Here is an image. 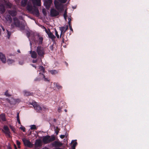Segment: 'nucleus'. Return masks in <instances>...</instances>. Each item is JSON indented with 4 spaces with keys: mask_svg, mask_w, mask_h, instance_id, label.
Returning a JSON list of instances; mask_svg holds the SVG:
<instances>
[{
    "mask_svg": "<svg viewBox=\"0 0 149 149\" xmlns=\"http://www.w3.org/2000/svg\"><path fill=\"white\" fill-rule=\"evenodd\" d=\"M54 130L55 132L56 133V135H57L59 132V131L60 130V129H58V127H54Z\"/></svg>",
    "mask_w": 149,
    "mask_h": 149,
    "instance_id": "23",
    "label": "nucleus"
},
{
    "mask_svg": "<svg viewBox=\"0 0 149 149\" xmlns=\"http://www.w3.org/2000/svg\"><path fill=\"white\" fill-rule=\"evenodd\" d=\"M33 4L34 5H36L38 6L41 5L40 0H32Z\"/></svg>",
    "mask_w": 149,
    "mask_h": 149,
    "instance_id": "15",
    "label": "nucleus"
},
{
    "mask_svg": "<svg viewBox=\"0 0 149 149\" xmlns=\"http://www.w3.org/2000/svg\"><path fill=\"white\" fill-rule=\"evenodd\" d=\"M7 100L9 103L12 104H15L17 102H20V100L19 99L15 100L12 98H11L9 99H7Z\"/></svg>",
    "mask_w": 149,
    "mask_h": 149,
    "instance_id": "4",
    "label": "nucleus"
},
{
    "mask_svg": "<svg viewBox=\"0 0 149 149\" xmlns=\"http://www.w3.org/2000/svg\"><path fill=\"white\" fill-rule=\"evenodd\" d=\"M24 93L25 95L26 96L31 95H32V94L30 93L29 92L25 91Z\"/></svg>",
    "mask_w": 149,
    "mask_h": 149,
    "instance_id": "28",
    "label": "nucleus"
},
{
    "mask_svg": "<svg viewBox=\"0 0 149 149\" xmlns=\"http://www.w3.org/2000/svg\"><path fill=\"white\" fill-rule=\"evenodd\" d=\"M47 1L50 2L52 3V0H47Z\"/></svg>",
    "mask_w": 149,
    "mask_h": 149,
    "instance_id": "54",
    "label": "nucleus"
},
{
    "mask_svg": "<svg viewBox=\"0 0 149 149\" xmlns=\"http://www.w3.org/2000/svg\"><path fill=\"white\" fill-rule=\"evenodd\" d=\"M10 127L11 129L14 132L15 130L13 126L11 125H10Z\"/></svg>",
    "mask_w": 149,
    "mask_h": 149,
    "instance_id": "38",
    "label": "nucleus"
},
{
    "mask_svg": "<svg viewBox=\"0 0 149 149\" xmlns=\"http://www.w3.org/2000/svg\"><path fill=\"white\" fill-rule=\"evenodd\" d=\"M14 146L15 149H17V148L16 146V145L15 144L14 145Z\"/></svg>",
    "mask_w": 149,
    "mask_h": 149,
    "instance_id": "51",
    "label": "nucleus"
},
{
    "mask_svg": "<svg viewBox=\"0 0 149 149\" xmlns=\"http://www.w3.org/2000/svg\"><path fill=\"white\" fill-rule=\"evenodd\" d=\"M27 9L28 10L30 11L34 12L36 13L37 14H38V10L37 8H35V9L33 10L31 6L28 5L27 6Z\"/></svg>",
    "mask_w": 149,
    "mask_h": 149,
    "instance_id": "8",
    "label": "nucleus"
},
{
    "mask_svg": "<svg viewBox=\"0 0 149 149\" xmlns=\"http://www.w3.org/2000/svg\"><path fill=\"white\" fill-rule=\"evenodd\" d=\"M68 25L66 26V31L68 30Z\"/></svg>",
    "mask_w": 149,
    "mask_h": 149,
    "instance_id": "45",
    "label": "nucleus"
},
{
    "mask_svg": "<svg viewBox=\"0 0 149 149\" xmlns=\"http://www.w3.org/2000/svg\"><path fill=\"white\" fill-rule=\"evenodd\" d=\"M43 149H48V148L47 147H45L43 148Z\"/></svg>",
    "mask_w": 149,
    "mask_h": 149,
    "instance_id": "56",
    "label": "nucleus"
},
{
    "mask_svg": "<svg viewBox=\"0 0 149 149\" xmlns=\"http://www.w3.org/2000/svg\"><path fill=\"white\" fill-rule=\"evenodd\" d=\"M5 95L6 96L8 97H10L11 96V95L9 94L8 93V91H7L5 93Z\"/></svg>",
    "mask_w": 149,
    "mask_h": 149,
    "instance_id": "30",
    "label": "nucleus"
},
{
    "mask_svg": "<svg viewBox=\"0 0 149 149\" xmlns=\"http://www.w3.org/2000/svg\"><path fill=\"white\" fill-rule=\"evenodd\" d=\"M30 53L31 54V57L33 58H37V54L36 52L34 51H31L30 52Z\"/></svg>",
    "mask_w": 149,
    "mask_h": 149,
    "instance_id": "17",
    "label": "nucleus"
},
{
    "mask_svg": "<svg viewBox=\"0 0 149 149\" xmlns=\"http://www.w3.org/2000/svg\"><path fill=\"white\" fill-rule=\"evenodd\" d=\"M65 136V135H60V138L62 139L64 138Z\"/></svg>",
    "mask_w": 149,
    "mask_h": 149,
    "instance_id": "42",
    "label": "nucleus"
},
{
    "mask_svg": "<svg viewBox=\"0 0 149 149\" xmlns=\"http://www.w3.org/2000/svg\"><path fill=\"white\" fill-rule=\"evenodd\" d=\"M71 144H72L71 146L72 149H75V147L77 144V140H72L71 143Z\"/></svg>",
    "mask_w": 149,
    "mask_h": 149,
    "instance_id": "13",
    "label": "nucleus"
},
{
    "mask_svg": "<svg viewBox=\"0 0 149 149\" xmlns=\"http://www.w3.org/2000/svg\"><path fill=\"white\" fill-rule=\"evenodd\" d=\"M20 129L23 131V132L25 131V128L23 126H22L20 127Z\"/></svg>",
    "mask_w": 149,
    "mask_h": 149,
    "instance_id": "33",
    "label": "nucleus"
},
{
    "mask_svg": "<svg viewBox=\"0 0 149 149\" xmlns=\"http://www.w3.org/2000/svg\"><path fill=\"white\" fill-rule=\"evenodd\" d=\"M33 63H36L37 62V60H33Z\"/></svg>",
    "mask_w": 149,
    "mask_h": 149,
    "instance_id": "44",
    "label": "nucleus"
},
{
    "mask_svg": "<svg viewBox=\"0 0 149 149\" xmlns=\"http://www.w3.org/2000/svg\"><path fill=\"white\" fill-rule=\"evenodd\" d=\"M73 8L74 9H75V8H75V7H74H74H73Z\"/></svg>",
    "mask_w": 149,
    "mask_h": 149,
    "instance_id": "62",
    "label": "nucleus"
},
{
    "mask_svg": "<svg viewBox=\"0 0 149 149\" xmlns=\"http://www.w3.org/2000/svg\"><path fill=\"white\" fill-rule=\"evenodd\" d=\"M36 52L40 56H43L45 54V52L43 48L40 46H38L37 47Z\"/></svg>",
    "mask_w": 149,
    "mask_h": 149,
    "instance_id": "2",
    "label": "nucleus"
},
{
    "mask_svg": "<svg viewBox=\"0 0 149 149\" xmlns=\"http://www.w3.org/2000/svg\"><path fill=\"white\" fill-rule=\"evenodd\" d=\"M17 120H19V113H17Z\"/></svg>",
    "mask_w": 149,
    "mask_h": 149,
    "instance_id": "40",
    "label": "nucleus"
},
{
    "mask_svg": "<svg viewBox=\"0 0 149 149\" xmlns=\"http://www.w3.org/2000/svg\"><path fill=\"white\" fill-rule=\"evenodd\" d=\"M17 120V121H18V123L19 124H21V123H20V119L19 120Z\"/></svg>",
    "mask_w": 149,
    "mask_h": 149,
    "instance_id": "50",
    "label": "nucleus"
},
{
    "mask_svg": "<svg viewBox=\"0 0 149 149\" xmlns=\"http://www.w3.org/2000/svg\"><path fill=\"white\" fill-rule=\"evenodd\" d=\"M5 10L4 8H3L2 10H1V11H2V13L4 12L5 11Z\"/></svg>",
    "mask_w": 149,
    "mask_h": 149,
    "instance_id": "46",
    "label": "nucleus"
},
{
    "mask_svg": "<svg viewBox=\"0 0 149 149\" xmlns=\"http://www.w3.org/2000/svg\"><path fill=\"white\" fill-rule=\"evenodd\" d=\"M1 120L3 121L6 120L5 116L4 114H2L0 115V121Z\"/></svg>",
    "mask_w": 149,
    "mask_h": 149,
    "instance_id": "20",
    "label": "nucleus"
},
{
    "mask_svg": "<svg viewBox=\"0 0 149 149\" xmlns=\"http://www.w3.org/2000/svg\"><path fill=\"white\" fill-rule=\"evenodd\" d=\"M70 34H71V33H70L69 34V35H70Z\"/></svg>",
    "mask_w": 149,
    "mask_h": 149,
    "instance_id": "64",
    "label": "nucleus"
},
{
    "mask_svg": "<svg viewBox=\"0 0 149 149\" xmlns=\"http://www.w3.org/2000/svg\"><path fill=\"white\" fill-rule=\"evenodd\" d=\"M55 35L56 36L57 38H59V36L58 34L57 31L56 30H55Z\"/></svg>",
    "mask_w": 149,
    "mask_h": 149,
    "instance_id": "34",
    "label": "nucleus"
},
{
    "mask_svg": "<svg viewBox=\"0 0 149 149\" xmlns=\"http://www.w3.org/2000/svg\"><path fill=\"white\" fill-rule=\"evenodd\" d=\"M39 69L40 71L43 72H44L45 69L42 66H40Z\"/></svg>",
    "mask_w": 149,
    "mask_h": 149,
    "instance_id": "26",
    "label": "nucleus"
},
{
    "mask_svg": "<svg viewBox=\"0 0 149 149\" xmlns=\"http://www.w3.org/2000/svg\"><path fill=\"white\" fill-rule=\"evenodd\" d=\"M68 134L67 135V132H66V136H65V137H66V140H67V136H68Z\"/></svg>",
    "mask_w": 149,
    "mask_h": 149,
    "instance_id": "48",
    "label": "nucleus"
},
{
    "mask_svg": "<svg viewBox=\"0 0 149 149\" xmlns=\"http://www.w3.org/2000/svg\"><path fill=\"white\" fill-rule=\"evenodd\" d=\"M64 39H63V42H64Z\"/></svg>",
    "mask_w": 149,
    "mask_h": 149,
    "instance_id": "61",
    "label": "nucleus"
},
{
    "mask_svg": "<svg viewBox=\"0 0 149 149\" xmlns=\"http://www.w3.org/2000/svg\"><path fill=\"white\" fill-rule=\"evenodd\" d=\"M56 87L58 90H60L62 88V87L60 85L57 83L55 84Z\"/></svg>",
    "mask_w": 149,
    "mask_h": 149,
    "instance_id": "24",
    "label": "nucleus"
},
{
    "mask_svg": "<svg viewBox=\"0 0 149 149\" xmlns=\"http://www.w3.org/2000/svg\"><path fill=\"white\" fill-rule=\"evenodd\" d=\"M45 31L46 33L48 34L49 37L52 39V40H54V39L55 38V36L53 35V34L50 32L49 29L47 30V29L45 28Z\"/></svg>",
    "mask_w": 149,
    "mask_h": 149,
    "instance_id": "6",
    "label": "nucleus"
},
{
    "mask_svg": "<svg viewBox=\"0 0 149 149\" xmlns=\"http://www.w3.org/2000/svg\"><path fill=\"white\" fill-rule=\"evenodd\" d=\"M11 14V15L12 16H15V13L14 14Z\"/></svg>",
    "mask_w": 149,
    "mask_h": 149,
    "instance_id": "55",
    "label": "nucleus"
},
{
    "mask_svg": "<svg viewBox=\"0 0 149 149\" xmlns=\"http://www.w3.org/2000/svg\"><path fill=\"white\" fill-rule=\"evenodd\" d=\"M17 146H18V148H20V145Z\"/></svg>",
    "mask_w": 149,
    "mask_h": 149,
    "instance_id": "58",
    "label": "nucleus"
},
{
    "mask_svg": "<svg viewBox=\"0 0 149 149\" xmlns=\"http://www.w3.org/2000/svg\"><path fill=\"white\" fill-rule=\"evenodd\" d=\"M31 130H34L36 129V126L35 125H31Z\"/></svg>",
    "mask_w": 149,
    "mask_h": 149,
    "instance_id": "31",
    "label": "nucleus"
},
{
    "mask_svg": "<svg viewBox=\"0 0 149 149\" xmlns=\"http://www.w3.org/2000/svg\"><path fill=\"white\" fill-rule=\"evenodd\" d=\"M65 64H66V65H67V66L68 65V63H67L66 62Z\"/></svg>",
    "mask_w": 149,
    "mask_h": 149,
    "instance_id": "59",
    "label": "nucleus"
},
{
    "mask_svg": "<svg viewBox=\"0 0 149 149\" xmlns=\"http://www.w3.org/2000/svg\"><path fill=\"white\" fill-rule=\"evenodd\" d=\"M42 40H43V38H42V37H40L39 38V40L40 42V43H42Z\"/></svg>",
    "mask_w": 149,
    "mask_h": 149,
    "instance_id": "43",
    "label": "nucleus"
},
{
    "mask_svg": "<svg viewBox=\"0 0 149 149\" xmlns=\"http://www.w3.org/2000/svg\"><path fill=\"white\" fill-rule=\"evenodd\" d=\"M61 108H60V107H59L58 109V111L59 112H60V111H61Z\"/></svg>",
    "mask_w": 149,
    "mask_h": 149,
    "instance_id": "47",
    "label": "nucleus"
},
{
    "mask_svg": "<svg viewBox=\"0 0 149 149\" xmlns=\"http://www.w3.org/2000/svg\"><path fill=\"white\" fill-rule=\"evenodd\" d=\"M55 139V137L54 136H47L43 137L42 141L45 144H47L54 141Z\"/></svg>",
    "mask_w": 149,
    "mask_h": 149,
    "instance_id": "1",
    "label": "nucleus"
},
{
    "mask_svg": "<svg viewBox=\"0 0 149 149\" xmlns=\"http://www.w3.org/2000/svg\"><path fill=\"white\" fill-rule=\"evenodd\" d=\"M27 0H22L21 2V5L23 6H25L27 3Z\"/></svg>",
    "mask_w": 149,
    "mask_h": 149,
    "instance_id": "21",
    "label": "nucleus"
},
{
    "mask_svg": "<svg viewBox=\"0 0 149 149\" xmlns=\"http://www.w3.org/2000/svg\"><path fill=\"white\" fill-rule=\"evenodd\" d=\"M3 129L4 130V133L9 137H10V132L8 127L7 126H4L3 127Z\"/></svg>",
    "mask_w": 149,
    "mask_h": 149,
    "instance_id": "7",
    "label": "nucleus"
},
{
    "mask_svg": "<svg viewBox=\"0 0 149 149\" xmlns=\"http://www.w3.org/2000/svg\"><path fill=\"white\" fill-rule=\"evenodd\" d=\"M1 27L3 31H4L5 30V29L3 26H2Z\"/></svg>",
    "mask_w": 149,
    "mask_h": 149,
    "instance_id": "52",
    "label": "nucleus"
},
{
    "mask_svg": "<svg viewBox=\"0 0 149 149\" xmlns=\"http://www.w3.org/2000/svg\"><path fill=\"white\" fill-rule=\"evenodd\" d=\"M7 34L8 35V38H9L11 34V33L10 32L8 31L7 30Z\"/></svg>",
    "mask_w": 149,
    "mask_h": 149,
    "instance_id": "36",
    "label": "nucleus"
},
{
    "mask_svg": "<svg viewBox=\"0 0 149 149\" xmlns=\"http://www.w3.org/2000/svg\"><path fill=\"white\" fill-rule=\"evenodd\" d=\"M43 108H44L45 109H46V107H43Z\"/></svg>",
    "mask_w": 149,
    "mask_h": 149,
    "instance_id": "63",
    "label": "nucleus"
},
{
    "mask_svg": "<svg viewBox=\"0 0 149 149\" xmlns=\"http://www.w3.org/2000/svg\"><path fill=\"white\" fill-rule=\"evenodd\" d=\"M42 12H43L44 15H46V14H47V13L46 12V10H45V9L44 8L42 10Z\"/></svg>",
    "mask_w": 149,
    "mask_h": 149,
    "instance_id": "32",
    "label": "nucleus"
},
{
    "mask_svg": "<svg viewBox=\"0 0 149 149\" xmlns=\"http://www.w3.org/2000/svg\"><path fill=\"white\" fill-rule=\"evenodd\" d=\"M52 145L53 147H60L63 145V143L59 141H56L53 142L52 143Z\"/></svg>",
    "mask_w": 149,
    "mask_h": 149,
    "instance_id": "5",
    "label": "nucleus"
},
{
    "mask_svg": "<svg viewBox=\"0 0 149 149\" xmlns=\"http://www.w3.org/2000/svg\"><path fill=\"white\" fill-rule=\"evenodd\" d=\"M42 141L38 139L36 140L35 143V146L36 147H38L41 146L42 145Z\"/></svg>",
    "mask_w": 149,
    "mask_h": 149,
    "instance_id": "12",
    "label": "nucleus"
},
{
    "mask_svg": "<svg viewBox=\"0 0 149 149\" xmlns=\"http://www.w3.org/2000/svg\"><path fill=\"white\" fill-rule=\"evenodd\" d=\"M70 1V0H66V3H67L68 4Z\"/></svg>",
    "mask_w": 149,
    "mask_h": 149,
    "instance_id": "49",
    "label": "nucleus"
},
{
    "mask_svg": "<svg viewBox=\"0 0 149 149\" xmlns=\"http://www.w3.org/2000/svg\"><path fill=\"white\" fill-rule=\"evenodd\" d=\"M6 5L8 7L10 8L11 6V4L10 3H8L6 4Z\"/></svg>",
    "mask_w": 149,
    "mask_h": 149,
    "instance_id": "37",
    "label": "nucleus"
},
{
    "mask_svg": "<svg viewBox=\"0 0 149 149\" xmlns=\"http://www.w3.org/2000/svg\"><path fill=\"white\" fill-rule=\"evenodd\" d=\"M58 12L54 9H52L51 10V15L52 16H55L58 15Z\"/></svg>",
    "mask_w": 149,
    "mask_h": 149,
    "instance_id": "10",
    "label": "nucleus"
},
{
    "mask_svg": "<svg viewBox=\"0 0 149 149\" xmlns=\"http://www.w3.org/2000/svg\"><path fill=\"white\" fill-rule=\"evenodd\" d=\"M40 76H42V77H43L44 79V80L45 81H49V80L47 78H45V76L43 74H40Z\"/></svg>",
    "mask_w": 149,
    "mask_h": 149,
    "instance_id": "27",
    "label": "nucleus"
},
{
    "mask_svg": "<svg viewBox=\"0 0 149 149\" xmlns=\"http://www.w3.org/2000/svg\"><path fill=\"white\" fill-rule=\"evenodd\" d=\"M50 72L52 74H55L58 73V72L55 70H51Z\"/></svg>",
    "mask_w": 149,
    "mask_h": 149,
    "instance_id": "25",
    "label": "nucleus"
},
{
    "mask_svg": "<svg viewBox=\"0 0 149 149\" xmlns=\"http://www.w3.org/2000/svg\"><path fill=\"white\" fill-rule=\"evenodd\" d=\"M67 9H66V19H68V25H70L71 24V21L72 20H71V16H70V17H68L67 18Z\"/></svg>",
    "mask_w": 149,
    "mask_h": 149,
    "instance_id": "18",
    "label": "nucleus"
},
{
    "mask_svg": "<svg viewBox=\"0 0 149 149\" xmlns=\"http://www.w3.org/2000/svg\"><path fill=\"white\" fill-rule=\"evenodd\" d=\"M61 3H64L65 2V0H58Z\"/></svg>",
    "mask_w": 149,
    "mask_h": 149,
    "instance_id": "39",
    "label": "nucleus"
},
{
    "mask_svg": "<svg viewBox=\"0 0 149 149\" xmlns=\"http://www.w3.org/2000/svg\"><path fill=\"white\" fill-rule=\"evenodd\" d=\"M22 140L25 146L30 148L32 147V144L29 140H27L25 138H23Z\"/></svg>",
    "mask_w": 149,
    "mask_h": 149,
    "instance_id": "3",
    "label": "nucleus"
},
{
    "mask_svg": "<svg viewBox=\"0 0 149 149\" xmlns=\"http://www.w3.org/2000/svg\"><path fill=\"white\" fill-rule=\"evenodd\" d=\"M70 30L72 31V32H73V31L72 29L71 24L69 25Z\"/></svg>",
    "mask_w": 149,
    "mask_h": 149,
    "instance_id": "35",
    "label": "nucleus"
},
{
    "mask_svg": "<svg viewBox=\"0 0 149 149\" xmlns=\"http://www.w3.org/2000/svg\"><path fill=\"white\" fill-rule=\"evenodd\" d=\"M17 52H19V53H20V50H18L17 51Z\"/></svg>",
    "mask_w": 149,
    "mask_h": 149,
    "instance_id": "60",
    "label": "nucleus"
},
{
    "mask_svg": "<svg viewBox=\"0 0 149 149\" xmlns=\"http://www.w3.org/2000/svg\"><path fill=\"white\" fill-rule=\"evenodd\" d=\"M51 3L48 1L44 0V4L47 7L49 8Z\"/></svg>",
    "mask_w": 149,
    "mask_h": 149,
    "instance_id": "19",
    "label": "nucleus"
},
{
    "mask_svg": "<svg viewBox=\"0 0 149 149\" xmlns=\"http://www.w3.org/2000/svg\"><path fill=\"white\" fill-rule=\"evenodd\" d=\"M55 149H62L61 148H56Z\"/></svg>",
    "mask_w": 149,
    "mask_h": 149,
    "instance_id": "57",
    "label": "nucleus"
},
{
    "mask_svg": "<svg viewBox=\"0 0 149 149\" xmlns=\"http://www.w3.org/2000/svg\"><path fill=\"white\" fill-rule=\"evenodd\" d=\"M16 142H17V146L20 145V142L18 140H17L16 141Z\"/></svg>",
    "mask_w": 149,
    "mask_h": 149,
    "instance_id": "41",
    "label": "nucleus"
},
{
    "mask_svg": "<svg viewBox=\"0 0 149 149\" xmlns=\"http://www.w3.org/2000/svg\"><path fill=\"white\" fill-rule=\"evenodd\" d=\"M14 21V24L17 27H19L20 26V23L19 21L15 17L13 19Z\"/></svg>",
    "mask_w": 149,
    "mask_h": 149,
    "instance_id": "14",
    "label": "nucleus"
},
{
    "mask_svg": "<svg viewBox=\"0 0 149 149\" xmlns=\"http://www.w3.org/2000/svg\"><path fill=\"white\" fill-rule=\"evenodd\" d=\"M34 109L39 112H40L42 110L41 107L39 105H35L34 106Z\"/></svg>",
    "mask_w": 149,
    "mask_h": 149,
    "instance_id": "16",
    "label": "nucleus"
},
{
    "mask_svg": "<svg viewBox=\"0 0 149 149\" xmlns=\"http://www.w3.org/2000/svg\"><path fill=\"white\" fill-rule=\"evenodd\" d=\"M63 16L64 18L65 19V12L63 14Z\"/></svg>",
    "mask_w": 149,
    "mask_h": 149,
    "instance_id": "53",
    "label": "nucleus"
},
{
    "mask_svg": "<svg viewBox=\"0 0 149 149\" xmlns=\"http://www.w3.org/2000/svg\"><path fill=\"white\" fill-rule=\"evenodd\" d=\"M54 4L56 8L58 9L62 10L63 8V6L62 4L59 5L58 2L57 1H54Z\"/></svg>",
    "mask_w": 149,
    "mask_h": 149,
    "instance_id": "9",
    "label": "nucleus"
},
{
    "mask_svg": "<svg viewBox=\"0 0 149 149\" xmlns=\"http://www.w3.org/2000/svg\"><path fill=\"white\" fill-rule=\"evenodd\" d=\"M65 27H61L60 28V30L61 31V33L60 35V37H61L62 36V34L63 33H63H64V31L65 30Z\"/></svg>",
    "mask_w": 149,
    "mask_h": 149,
    "instance_id": "22",
    "label": "nucleus"
},
{
    "mask_svg": "<svg viewBox=\"0 0 149 149\" xmlns=\"http://www.w3.org/2000/svg\"><path fill=\"white\" fill-rule=\"evenodd\" d=\"M8 63L9 64H11L14 62V61L13 60L8 59L7 61Z\"/></svg>",
    "mask_w": 149,
    "mask_h": 149,
    "instance_id": "29",
    "label": "nucleus"
},
{
    "mask_svg": "<svg viewBox=\"0 0 149 149\" xmlns=\"http://www.w3.org/2000/svg\"><path fill=\"white\" fill-rule=\"evenodd\" d=\"M0 59L3 63H6V60L5 55L1 52H0Z\"/></svg>",
    "mask_w": 149,
    "mask_h": 149,
    "instance_id": "11",
    "label": "nucleus"
}]
</instances>
